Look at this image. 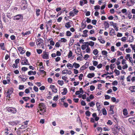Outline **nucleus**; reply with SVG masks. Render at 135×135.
Here are the masks:
<instances>
[{
    "label": "nucleus",
    "instance_id": "1",
    "mask_svg": "<svg viewBox=\"0 0 135 135\" xmlns=\"http://www.w3.org/2000/svg\"><path fill=\"white\" fill-rule=\"evenodd\" d=\"M36 44L37 46L39 48L41 46L44 45V41L41 38H38L36 40Z\"/></svg>",
    "mask_w": 135,
    "mask_h": 135
},
{
    "label": "nucleus",
    "instance_id": "2",
    "mask_svg": "<svg viewBox=\"0 0 135 135\" xmlns=\"http://www.w3.org/2000/svg\"><path fill=\"white\" fill-rule=\"evenodd\" d=\"M27 6L26 1L25 0H22L21 1V9H25L27 8Z\"/></svg>",
    "mask_w": 135,
    "mask_h": 135
},
{
    "label": "nucleus",
    "instance_id": "3",
    "mask_svg": "<svg viewBox=\"0 0 135 135\" xmlns=\"http://www.w3.org/2000/svg\"><path fill=\"white\" fill-rule=\"evenodd\" d=\"M7 110L9 112L15 114L17 112L16 109L14 108L10 107L7 108Z\"/></svg>",
    "mask_w": 135,
    "mask_h": 135
},
{
    "label": "nucleus",
    "instance_id": "4",
    "mask_svg": "<svg viewBox=\"0 0 135 135\" xmlns=\"http://www.w3.org/2000/svg\"><path fill=\"white\" fill-rule=\"evenodd\" d=\"M114 107V105L110 106V109L109 110V113L111 115H112L114 114V112L113 111V108Z\"/></svg>",
    "mask_w": 135,
    "mask_h": 135
},
{
    "label": "nucleus",
    "instance_id": "5",
    "mask_svg": "<svg viewBox=\"0 0 135 135\" xmlns=\"http://www.w3.org/2000/svg\"><path fill=\"white\" fill-rule=\"evenodd\" d=\"M43 55V59H48L49 58V54L47 52L44 51Z\"/></svg>",
    "mask_w": 135,
    "mask_h": 135
},
{
    "label": "nucleus",
    "instance_id": "6",
    "mask_svg": "<svg viewBox=\"0 0 135 135\" xmlns=\"http://www.w3.org/2000/svg\"><path fill=\"white\" fill-rule=\"evenodd\" d=\"M18 50L20 51V53L21 54H23L25 52V50L24 49L21 47H18Z\"/></svg>",
    "mask_w": 135,
    "mask_h": 135
},
{
    "label": "nucleus",
    "instance_id": "7",
    "mask_svg": "<svg viewBox=\"0 0 135 135\" xmlns=\"http://www.w3.org/2000/svg\"><path fill=\"white\" fill-rule=\"evenodd\" d=\"M23 17L21 15H18L15 16L14 17V20H19L20 19H22Z\"/></svg>",
    "mask_w": 135,
    "mask_h": 135
},
{
    "label": "nucleus",
    "instance_id": "8",
    "mask_svg": "<svg viewBox=\"0 0 135 135\" xmlns=\"http://www.w3.org/2000/svg\"><path fill=\"white\" fill-rule=\"evenodd\" d=\"M18 78L22 79V80L23 82L26 81V80L27 79V78L25 75H23L22 76L20 75L18 76Z\"/></svg>",
    "mask_w": 135,
    "mask_h": 135
},
{
    "label": "nucleus",
    "instance_id": "9",
    "mask_svg": "<svg viewBox=\"0 0 135 135\" xmlns=\"http://www.w3.org/2000/svg\"><path fill=\"white\" fill-rule=\"evenodd\" d=\"M28 60L27 59H25L23 60L21 62V64L22 65H27L28 64Z\"/></svg>",
    "mask_w": 135,
    "mask_h": 135
},
{
    "label": "nucleus",
    "instance_id": "10",
    "mask_svg": "<svg viewBox=\"0 0 135 135\" xmlns=\"http://www.w3.org/2000/svg\"><path fill=\"white\" fill-rule=\"evenodd\" d=\"M88 31L87 30H85L83 31V35H82V36L83 37H86L88 36V34L87 33V32H88Z\"/></svg>",
    "mask_w": 135,
    "mask_h": 135
},
{
    "label": "nucleus",
    "instance_id": "11",
    "mask_svg": "<svg viewBox=\"0 0 135 135\" xmlns=\"http://www.w3.org/2000/svg\"><path fill=\"white\" fill-rule=\"evenodd\" d=\"M104 25L105 26V29L106 30L107 28L109 27V23L107 21H105L104 23Z\"/></svg>",
    "mask_w": 135,
    "mask_h": 135
},
{
    "label": "nucleus",
    "instance_id": "12",
    "mask_svg": "<svg viewBox=\"0 0 135 135\" xmlns=\"http://www.w3.org/2000/svg\"><path fill=\"white\" fill-rule=\"evenodd\" d=\"M95 74L93 73H89L87 75V77L89 78H91L94 76Z\"/></svg>",
    "mask_w": 135,
    "mask_h": 135
},
{
    "label": "nucleus",
    "instance_id": "13",
    "mask_svg": "<svg viewBox=\"0 0 135 135\" xmlns=\"http://www.w3.org/2000/svg\"><path fill=\"white\" fill-rule=\"evenodd\" d=\"M73 66H74L75 68H78L80 66V65L79 64L75 62H74L73 64Z\"/></svg>",
    "mask_w": 135,
    "mask_h": 135
},
{
    "label": "nucleus",
    "instance_id": "14",
    "mask_svg": "<svg viewBox=\"0 0 135 135\" xmlns=\"http://www.w3.org/2000/svg\"><path fill=\"white\" fill-rule=\"evenodd\" d=\"M13 89L12 88H11L8 90L7 93H8V94H11L13 92Z\"/></svg>",
    "mask_w": 135,
    "mask_h": 135
},
{
    "label": "nucleus",
    "instance_id": "15",
    "mask_svg": "<svg viewBox=\"0 0 135 135\" xmlns=\"http://www.w3.org/2000/svg\"><path fill=\"white\" fill-rule=\"evenodd\" d=\"M65 26L67 28H70L71 27V26L70 24V22H68L66 23L65 24Z\"/></svg>",
    "mask_w": 135,
    "mask_h": 135
},
{
    "label": "nucleus",
    "instance_id": "16",
    "mask_svg": "<svg viewBox=\"0 0 135 135\" xmlns=\"http://www.w3.org/2000/svg\"><path fill=\"white\" fill-rule=\"evenodd\" d=\"M123 113L124 115H126L128 114L127 109L126 108L124 109L123 110Z\"/></svg>",
    "mask_w": 135,
    "mask_h": 135
},
{
    "label": "nucleus",
    "instance_id": "17",
    "mask_svg": "<svg viewBox=\"0 0 135 135\" xmlns=\"http://www.w3.org/2000/svg\"><path fill=\"white\" fill-rule=\"evenodd\" d=\"M67 66L70 69H72V68L73 67V65H72L71 64L69 63L67 64Z\"/></svg>",
    "mask_w": 135,
    "mask_h": 135
},
{
    "label": "nucleus",
    "instance_id": "18",
    "mask_svg": "<svg viewBox=\"0 0 135 135\" xmlns=\"http://www.w3.org/2000/svg\"><path fill=\"white\" fill-rule=\"evenodd\" d=\"M58 84L61 86H62L64 84L63 81L62 80H59L58 81Z\"/></svg>",
    "mask_w": 135,
    "mask_h": 135
},
{
    "label": "nucleus",
    "instance_id": "19",
    "mask_svg": "<svg viewBox=\"0 0 135 135\" xmlns=\"http://www.w3.org/2000/svg\"><path fill=\"white\" fill-rule=\"evenodd\" d=\"M102 113L103 115H106L107 114V111L104 108L102 109Z\"/></svg>",
    "mask_w": 135,
    "mask_h": 135
},
{
    "label": "nucleus",
    "instance_id": "20",
    "mask_svg": "<svg viewBox=\"0 0 135 135\" xmlns=\"http://www.w3.org/2000/svg\"><path fill=\"white\" fill-rule=\"evenodd\" d=\"M64 91L61 93L62 95H65L67 93V89L66 88H64L63 89Z\"/></svg>",
    "mask_w": 135,
    "mask_h": 135
},
{
    "label": "nucleus",
    "instance_id": "21",
    "mask_svg": "<svg viewBox=\"0 0 135 135\" xmlns=\"http://www.w3.org/2000/svg\"><path fill=\"white\" fill-rule=\"evenodd\" d=\"M40 108V110L41 111H42V113H44L46 112V109L44 107H43L42 109V108L39 107Z\"/></svg>",
    "mask_w": 135,
    "mask_h": 135
},
{
    "label": "nucleus",
    "instance_id": "22",
    "mask_svg": "<svg viewBox=\"0 0 135 135\" xmlns=\"http://www.w3.org/2000/svg\"><path fill=\"white\" fill-rule=\"evenodd\" d=\"M36 16H38L40 15L39 13L40 12V10L38 9H36Z\"/></svg>",
    "mask_w": 135,
    "mask_h": 135
},
{
    "label": "nucleus",
    "instance_id": "23",
    "mask_svg": "<svg viewBox=\"0 0 135 135\" xmlns=\"http://www.w3.org/2000/svg\"><path fill=\"white\" fill-rule=\"evenodd\" d=\"M98 51L97 50V49H95L94 50L93 52V53L95 55H97L98 54Z\"/></svg>",
    "mask_w": 135,
    "mask_h": 135
},
{
    "label": "nucleus",
    "instance_id": "24",
    "mask_svg": "<svg viewBox=\"0 0 135 135\" xmlns=\"http://www.w3.org/2000/svg\"><path fill=\"white\" fill-rule=\"evenodd\" d=\"M102 53L103 55H106L107 54V52L103 50L102 51Z\"/></svg>",
    "mask_w": 135,
    "mask_h": 135
},
{
    "label": "nucleus",
    "instance_id": "25",
    "mask_svg": "<svg viewBox=\"0 0 135 135\" xmlns=\"http://www.w3.org/2000/svg\"><path fill=\"white\" fill-rule=\"evenodd\" d=\"M87 68V66H85V65H83L80 68V70H83L86 69Z\"/></svg>",
    "mask_w": 135,
    "mask_h": 135
},
{
    "label": "nucleus",
    "instance_id": "26",
    "mask_svg": "<svg viewBox=\"0 0 135 135\" xmlns=\"http://www.w3.org/2000/svg\"><path fill=\"white\" fill-rule=\"evenodd\" d=\"M131 76L130 75L128 76L127 78V81L128 82H130L131 81Z\"/></svg>",
    "mask_w": 135,
    "mask_h": 135
},
{
    "label": "nucleus",
    "instance_id": "27",
    "mask_svg": "<svg viewBox=\"0 0 135 135\" xmlns=\"http://www.w3.org/2000/svg\"><path fill=\"white\" fill-rule=\"evenodd\" d=\"M4 43H2L1 44V49L3 50H5V47L4 46Z\"/></svg>",
    "mask_w": 135,
    "mask_h": 135
},
{
    "label": "nucleus",
    "instance_id": "28",
    "mask_svg": "<svg viewBox=\"0 0 135 135\" xmlns=\"http://www.w3.org/2000/svg\"><path fill=\"white\" fill-rule=\"evenodd\" d=\"M114 72L117 75H119L120 74V71H119L115 69L114 71Z\"/></svg>",
    "mask_w": 135,
    "mask_h": 135
},
{
    "label": "nucleus",
    "instance_id": "29",
    "mask_svg": "<svg viewBox=\"0 0 135 135\" xmlns=\"http://www.w3.org/2000/svg\"><path fill=\"white\" fill-rule=\"evenodd\" d=\"M98 40L101 43L104 44L105 42V41L104 40H103L102 39H98Z\"/></svg>",
    "mask_w": 135,
    "mask_h": 135
},
{
    "label": "nucleus",
    "instance_id": "30",
    "mask_svg": "<svg viewBox=\"0 0 135 135\" xmlns=\"http://www.w3.org/2000/svg\"><path fill=\"white\" fill-rule=\"evenodd\" d=\"M71 33L70 31H67L66 33V35L67 36H71Z\"/></svg>",
    "mask_w": 135,
    "mask_h": 135
},
{
    "label": "nucleus",
    "instance_id": "31",
    "mask_svg": "<svg viewBox=\"0 0 135 135\" xmlns=\"http://www.w3.org/2000/svg\"><path fill=\"white\" fill-rule=\"evenodd\" d=\"M39 106L41 108V107H44L45 108V104L42 103H41L39 104Z\"/></svg>",
    "mask_w": 135,
    "mask_h": 135
},
{
    "label": "nucleus",
    "instance_id": "32",
    "mask_svg": "<svg viewBox=\"0 0 135 135\" xmlns=\"http://www.w3.org/2000/svg\"><path fill=\"white\" fill-rule=\"evenodd\" d=\"M69 15H70V16L73 17L75 15L74 13V12L71 11L70 12Z\"/></svg>",
    "mask_w": 135,
    "mask_h": 135
},
{
    "label": "nucleus",
    "instance_id": "33",
    "mask_svg": "<svg viewBox=\"0 0 135 135\" xmlns=\"http://www.w3.org/2000/svg\"><path fill=\"white\" fill-rule=\"evenodd\" d=\"M85 114L88 117H89L90 114V112L88 111H86L85 112Z\"/></svg>",
    "mask_w": 135,
    "mask_h": 135
},
{
    "label": "nucleus",
    "instance_id": "34",
    "mask_svg": "<svg viewBox=\"0 0 135 135\" xmlns=\"http://www.w3.org/2000/svg\"><path fill=\"white\" fill-rule=\"evenodd\" d=\"M94 44V43L92 41L89 42V45L91 46H93Z\"/></svg>",
    "mask_w": 135,
    "mask_h": 135
},
{
    "label": "nucleus",
    "instance_id": "35",
    "mask_svg": "<svg viewBox=\"0 0 135 135\" xmlns=\"http://www.w3.org/2000/svg\"><path fill=\"white\" fill-rule=\"evenodd\" d=\"M72 52L71 51H70L68 55V57L70 58V57L72 56Z\"/></svg>",
    "mask_w": 135,
    "mask_h": 135
},
{
    "label": "nucleus",
    "instance_id": "36",
    "mask_svg": "<svg viewBox=\"0 0 135 135\" xmlns=\"http://www.w3.org/2000/svg\"><path fill=\"white\" fill-rule=\"evenodd\" d=\"M60 41L62 42H66L67 40L64 38H61Z\"/></svg>",
    "mask_w": 135,
    "mask_h": 135
},
{
    "label": "nucleus",
    "instance_id": "37",
    "mask_svg": "<svg viewBox=\"0 0 135 135\" xmlns=\"http://www.w3.org/2000/svg\"><path fill=\"white\" fill-rule=\"evenodd\" d=\"M34 90L36 92H37L38 91V88L35 86H34L33 88Z\"/></svg>",
    "mask_w": 135,
    "mask_h": 135
},
{
    "label": "nucleus",
    "instance_id": "38",
    "mask_svg": "<svg viewBox=\"0 0 135 135\" xmlns=\"http://www.w3.org/2000/svg\"><path fill=\"white\" fill-rule=\"evenodd\" d=\"M37 51L38 54H40L42 53V50L40 49H37Z\"/></svg>",
    "mask_w": 135,
    "mask_h": 135
},
{
    "label": "nucleus",
    "instance_id": "39",
    "mask_svg": "<svg viewBox=\"0 0 135 135\" xmlns=\"http://www.w3.org/2000/svg\"><path fill=\"white\" fill-rule=\"evenodd\" d=\"M58 99V95H57L56 96H55L53 98V100L54 101H56Z\"/></svg>",
    "mask_w": 135,
    "mask_h": 135
},
{
    "label": "nucleus",
    "instance_id": "40",
    "mask_svg": "<svg viewBox=\"0 0 135 135\" xmlns=\"http://www.w3.org/2000/svg\"><path fill=\"white\" fill-rule=\"evenodd\" d=\"M98 62L96 61H93V65L95 66H97L98 64Z\"/></svg>",
    "mask_w": 135,
    "mask_h": 135
},
{
    "label": "nucleus",
    "instance_id": "41",
    "mask_svg": "<svg viewBox=\"0 0 135 135\" xmlns=\"http://www.w3.org/2000/svg\"><path fill=\"white\" fill-rule=\"evenodd\" d=\"M95 89V87L91 85L90 87V89L91 91H93V90Z\"/></svg>",
    "mask_w": 135,
    "mask_h": 135
},
{
    "label": "nucleus",
    "instance_id": "42",
    "mask_svg": "<svg viewBox=\"0 0 135 135\" xmlns=\"http://www.w3.org/2000/svg\"><path fill=\"white\" fill-rule=\"evenodd\" d=\"M86 48V44L83 45L81 46V48L83 50H84Z\"/></svg>",
    "mask_w": 135,
    "mask_h": 135
},
{
    "label": "nucleus",
    "instance_id": "43",
    "mask_svg": "<svg viewBox=\"0 0 135 135\" xmlns=\"http://www.w3.org/2000/svg\"><path fill=\"white\" fill-rule=\"evenodd\" d=\"M89 69L90 70H94L95 69V68L94 66H91L89 67Z\"/></svg>",
    "mask_w": 135,
    "mask_h": 135
},
{
    "label": "nucleus",
    "instance_id": "44",
    "mask_svg": "<svg viewBox=\"0 0 135 135\" xmlns=\"http://www.w3.org/2000/svg\"><path fill=\"white\" fill-rule=\"evenodd\" d=\"M39 65L40 66V69H43L44 68V66L43 65V63L42 62H40L39 63Z\"/></svg>",
    "mask_w": 135,
    "mask_h": 135
},
{
    "label": "nucleus",
    "instance_id": "45",
    "mask_svg": "<svg viewBox=\"0 0 135 135\" xmlns=\"http://www.w3.org/2000/svg\"><path fill=\"white\" fill-rule=\"evenodd\" d=\"M19 61H20L19 59H17L15 60V64L16 65V66H17V65L19 63Z\"/></svg>",
    "mask_w": 135,
    "mask_h": 135
},
{
    "label": "nucleus",
    "instance_id": "46",
    "mask_svg": "<svg viewBox=\"0 0 135 135\" xmlns=\"http://www.w3.org/2000/svg\"><path fill=\"white\" fill-rule=\"evenodd\" d=\"M10 38L12 40H13L15 39V37L13 35H11L10 37Z\"/></svg>",
    "mask_w": 135,
    "mask_h": 135
},
{
    "label": "nucleus",
    "instance_id": "47",
    "mask_svg": "<svg viewBox=\"0 0 135 135\" xmlns=\"http://www.w3.org/2000/svg\"><path fill=\"white\" fill-rule=\"evenodd\" d=\"M95 104L93 102H91L89 103V105L90 107H93Z\"/></svg>",
    "mask_w": 135,
    "mask_h": 135
},
{
    "label": "nucleus",
    "instance_id": "48",
    "mask_svg": "<svg viewBox=\"0 0 135 135\" xmlns=\"http://www.w3.org/2000/svg\"><path fill=\"white\" fill-rule=\"evenodd\" d=\"M89 57V56L88 54H86L85 55L84 58L85 60H87V59Z\"/></svg>",
    "mask_w": 135,
    "mask_h": 135
},
{
    "label": "nucleus",
    "instance_id": "49",
    "mask_svg": "<svg viewBox=\"0 0 135 135\" xmlns=\"http://www.w3.org/2000/svg\"><path fill=\"white\" fill-rule=\"evenodd\" d=\"M24 88V86L23 85H20L19 86V89L20 90H22Z\"/></svg>",
    "mask_w": 135,
    "mask_h": 135
},
{
    "label": "nucleus",
    "instance_id": "50",
    "mask_svg": "<svg viewBox=\"0 0 135 135\" xmlns=\"http://www.w3.org/2000/svg\"><path fill=\"white\" fill-rule=\"evenodd\" d=\"M30 33H31L30 32V31H28L26 32H25V33H24V36H25L26 35H28Z\"/></svg>",
    "mask_w": 135,
    "mask_h": 135
},
{
    "label": "nucleus",
    "instance_id": "51",
    "mask_svg": "<svg viewBox=\"0 0 135 135\" xmlns=\"http://www.w3.org/2000/svg\"><path fill=\"white\" fill-rule=\"evenodd\" d=\"M130 57V54H127L126 56L125 57V58L126 60H128V59H129V57Z\"/></svg>",
    "mask_w": 135,
    "mask_h": 135
},
{
    "label": "nucleus",
    "instance_id": "52",
    "mask_svg": "<svg viewBox=\"0 0 135 135\" xmlns=\"http://www.w3.org/2000/svg\"><path fill=\"white\" fill-rule=\"evenodd\" d=\"M110 24H111V25H112L113 27L115 28L116 27V26H115V24H114L113 22H110Z\"/></svg>",
    "mask_w": 135,
    "mask_h": 135
},
{
    "label": "nucleus",
    "instance_id": "53",
    "mask_svg": "<svg viewBox=\"0 0 135 135\" xmlns=\"http://www.w3.org/2000/svg\"><path fill=\"white\" fill-rule=\"evenodd\" d=\"M92 23L94 25H95L97 23V21L95 20H93L92 21Z\"/></svg>",
    "mask_w": 135,
    "mask_h": 135
},
{
    "label": "nucleus",
    "instance_id": "54",
    "mask_svg": "<svg viewBox=\"0 0 135 135\" xmlns=\"http://www.w3.org/2000/svg\"><path fill=\"white\" fill-rule=\"evenodd\" d=\"M126 51L127 53H130L131 52V50L129 48L126 49Z\"/></svg>",
    "mask_w": 135,
    "mask_h": 135
},
{
    "label": "nucleus",
    "instance_id": "55",
    "mask_svg": "<svg viewBox=\"0 0 135 135\" xmlns=\"http://www.w3.org/2000/svg\"><path fill=\"white\" fill-rule=\"evenodd\" d=\"M83 74H80L79 77V79L80 80H81L82 79V77H83Z\"/></svg>",
    "mask_w": 135,
    "mask_h": 135
},
{
    "label": "nucleus",
    "instance_id": "56",
    "mask_svg": "<svg viewBox=\"0 0 135 135\" xmlns=\"http://www.w3.org/2000/svg\"><path fill=\"white\" fill-rule=\"evenodd\" d=\"M129 59L130 62L132 64L133 62V60L132 58L130 56Z\"/></svg>",
    "mask_w": 135,
    "mask_h": 135
},
{
    "label": "nucleus",
    "instance_id": "57",
    "mask_svg": "<svg viewBox=\"0 0 135 135\" xmlns=\"http://www.w3.org/2000/svg\"><path fill=\"white\" fill-rule=\"evenodd\" d=\"M93 27V26L90 25H88L87 27L88 28L90 29H92Z\"/></svg>",
    "mask_w": 135,
    "mask_h": 135
},
{
    "label": "nucleus",
    "instance_id": "58",
    "mask_svg": "<svg viewBox=\"0 0 135 135\" xmlns=\"http://www.w3.org/2000/svg\"><path fill=\"white\" fill-rule=\"evenodd\" d=\"M111 100L112 101V102H115L116 101V98L114 97H112L111 98Z\"/></svg>",
    "mask_w": 135,
    "mask_h": 135
},
{
    "label": "nucleus",
    "instance_id": "59",
    "mask_svg": "<svg viewBox=\"0 0 135 135\" xmlns=\"http://www.w3.org/2000/svg\"><path fill=\"white\" fill-rule=\"evenodd\" d=\"M127 10L126 9H122L121 11L123 13H126L127 12Z\"/></svg>",
    "mask_w": 135,
    "mask_h": 135
},
{
    "label": "nucleus",
    "instance_id": "60",
    "mask_svg": "<svg viewBox=\"0 0 135 135\" xmlns=\"http://www.w3.org/2000/svg\"><path fill=\"white\" fill-rule=\"evenodd\" d=\"M117 82L116 81H114L112 83V84L113 85H117Z\"/></svg>",
    "mask_w": 135,
    "mask_h": 135
},
{
    "label": "nucleus",
    "instance_id": "61",
    "mask_svg": "<svg viewBox=\"0 0 135 135\" xmlns=\"http://www.w3.org/2000/svg\"><path fill=\"white\" fill-rule=\"evenodd\" d=\"M81 104L82 105L85 106L86 105V104L85 102L83 100H82L81 102Z\"/></svg>",
    "mask_w": 135,
    "mask_h": 135
},
{
    "label": "nucleus",
    "instance_id": "62",
    "mask_svg": "<svg viewBox=\"0 0 135 135\" xmlns=\"http://www.w3.org/2000/svg\"><path fill=\"white\" fill-rule=\"evenodd\" d=\"M45 89V87L44 86H42L40 87L39 89L41 90H44Z\"/></svg>",
    "mask_w": 135,
    "mask_h": 135
},
{
    "label": "nucleus",
    "instance_id": "63",
    "mask_svg": "<svg viewBox=\"0 0 135 135\" xmlns=\"http://www.w3.org/2000/svg\"><path fill=\"white\" fill-rule=\"evenodd\" d=\"M105 98L106 99H108L110 98V97L108 95H106L105 96Z\"/></svg>",
    "mask_w": 135,
    "mask_h": 135
},
{
    "label": "nucleus",
    "instance_id": "64",
    "mask_svg": "<svg viewBox=\"0 0 135 135\" xmlns=\"http://www.w3.org/2000/svg\"><path fill=\"white\" fill-rule=\"evenodd\" d=\"M100 6L99 5H97L95 6L94 8L96 10L97 9H100Z\"/></svg>",
    "mask_w": 135,
    "mask_h": 135
}]
</instances>
